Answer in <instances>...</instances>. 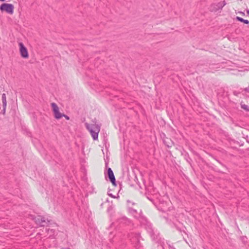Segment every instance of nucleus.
Returning a JSON list of instances; mask_svg holds the SVG:
<instances>
[{
	"mask_svg": "<svg viewBox=\"0 0 249 249\" xmlns=\"http://www.w3.org/2000/svg\"><path fill=\"white\" fill-rule=\"evenodd\" d=\"M19 50L21 56L24 58H27L29 56L27 49L21 42L19 43Z\"/></svg>",
	"mask_w": 249,
	"mask_h": 249,
	"instance_id": "423d86ee",
	"label": "nucleus"
},
{
	"mask_svg": "<svg viewBox=\"0 0 249 249\" xmlns=\"http://www.w3.org/2000/svg\"><path fill=\"white\" fill-rule=\"evenodd\" d=\"M35 221L36 224L39 225L41 227L45 226L46 224L50 222L48 220H46L45 217L41 216H37L35 218Z\"/></svg>",
	"mask_w": 249,
	"mask_h": 249,
	"instance_id": "39448f33",
	"label": "nucleus"
},
{
	"mask_svg": "<svg viewBox=\"0 0 249 249\" xmlns=\"http://www.w3.org/2000/svg\"><path fill=\"white\" fill-rule=\"evenodd\" d=\"M106 166H107V163H106Z\"/></svg>",
	"mask_w": 249,
	"mask_h": 249,
	"instance_id": "5701e85b",
	"label": "nucleus"
},
{
	"mask_svg": "<svg viewBox=\"0 0 249 249\" xmlns=\"http://www.w3.org/2000/svg\"><path fill=\"white\" fill-rule=\"evenodd\" d=\"M107 176L110 181L112 183L113 185L116 186L117 184L116 183L115 178L113 172L110 168H108L107 169Z\"/></svg>",
	"mask_w": 249,
	"mask_h": 249,
	"instance_id": "0eeeda50",
	"label": "nucleus"
},
{
	"mask_svg": "<svg viewBox=\"0 0 249 249\" xmlns=\"http://www.w3.org/2000/svg\"><path fill=\"white\" fill-rule=\"evenodd\" d=\"M131 240L134 243L139 244L140 242V234L139 233H131L129 235Z\"/></svg>",
	"mask_w": 249,
	"mask_h": 249,
	"instance_id": "6e6552de",
	"label": "nucleus"
},
{
	"mask_svg": "<svg viewBox=\"0 0 249 249\" xmlns=\"http://www.w3.org/2000/svg\"><path fill=\"white\" fill-rule=\"evenodd\" d=\"M61 249H70L68 248H62Z\"/></svg>",
	"mask_w": 249,
	"mask_h": 249,
	"instance_id": "aec40b11",
	"label": "nucleus"
},
{
	"mask_svg": "<svg viewBox=\"0 0 249 249\" xmlns=\"http://www.w3.org/2000/svg\"><path fill=\"white\" fill-rule=\"evenodd\" d=\"M6 107H4L3 106V109L2 110V114H5V110H6Z\"/></svg>",
	"mask_w": 249,
	"mask_h": 249,
	"instance_id": "f3484780",
	"label": "nucleus"
},
{
	"mask_svg": "<svg viewBox=\"0 0 249 249\" xmlns=\"http://www.w3.org/2000/svg\"><path fill=\"white\" fill-rule=\"evenodd\" d=\"M236 19L237 21L243 22V23H244L245 24H248L249 23V21L248 20L244 19L243 18H242L241 17H236Z\"/></svg>",
	"mask_w": 249,
	"mask_h": 249,
	"instance_id": "9d476101",
	"label": "nucleus"
},
{
	"mask_svg": "<svg viewBox=\"0 0 249 249\" xmlns=\"http://www.w3.org/2000/svg\"><path fill=\"white\" fill-rule=\"evenodd\" d=\"M226 4V2L225 0L213 3L210 6V11L211 12H215L219 10H221Z\"/></svg>",
	"mask_w": 249,
	"mask_h": 249,
	"instance_id": "7ed1b4c3",
	"label": "nucleus"
},
{
	"mask_svg": "<svg viewBox=\"0 0 249 249\" xmlns=\"http://www.w3.org/2000/svg\"><path fill=\"white\" fill-rule=\"evenodd\" d=\"M109 196H110L111 197H113V198H115V196H113V195H112L111 194H109Z\"/></svg>",
	"mask_w": 249,
	"mask_h": 249,
	"instance_id": "6ab92c4d",
	"label": "nucleus"
},
{
	"mask_svg": "<svg viewBox=\"0 0 249 249\" xmlns=\"http://www.w3.org/2000/svg\"><path fill=\"white\" fill-rule=\"evenodd\" d=\"M48 234L49 235V237H51L55 235V231L53 229H46Z\"/></svg>",
	"mask_w": 249,
	"mask_h": 249,
	"instance_id": "1a4fd4ad",
	"label": "nucleus"
},
{
	"mask_svg": "<svg viewBox=\"0 0 249 249\" xmlns=\"http://www.w3.org/2000/svg\"><path fill=\"white\" fill-rule=\"evenodd\" d=\"M148 231L150 233L151 236H152L154 233V232H153V230H152V229L151 227H149Z\"/></svg>",
	"mask_w": 249,
	"mask_h": 249,
	"instance_id": "2eb2a0df",
	"label": "nucleus"
},
{
	"mask_svg": "<svg viewBox=\"0 0 249 249\" xmlns=\"http://www.w3.org/2000/svg\"><path fill=\"white\" fill-rule=\"evenodd\" d=\"M129 212L130 213H131L132 214H133L135 218L138 217V216L137 215V210H136L133 208H129Z\"/></svg>",
	"mask_w": 249,
	"mask_h": 249,
	"instance_id": "9b49d317",
	"label": "nucleus"
},
{
	"mask_svg": "<svg viewBox=\"0 0 249 249\" xmlns=\"http://www.w3.org/2000/svg\"><path fill=\"white\" fill-rule=\"evenodd\" d=\"M247 14H248V15L249 16V10H248L247 11Z\"/></svg>",
	"mask_w": 249,
	"mask_h": 249,
	"instance_id": "412c9836",
	"label": "nucleus"
},
{
	"mask_svg": "<svg viewBox=\"0 0 249 249\" xmlns=\"http://www.w3.org/2000/svg\"><path fill=\"white\" fill-rule=\"evenodd\" d=\"M2 106L6 107L7 102H6V97L5 93H3L2 94Z\"/></svg>",
	"mask_w": 249,
	"mask_h": 249,
	"instance_id": "f8f14e48",
	"label": "nucleus"
},
{
	"mask_svg": "<svg viewBox=\"0 0 249 249\" xmlns=\"http://www.w3.org/2000/svg\"><path fill=\"white\" fill-rule=\"evenodd\" d=\"M14 6L12 4L4 3L0 6V10L1 12L5 11L8 14H13Z\"/></svg>",
	"mask_w": 249,
	"mask_h": 249,
	"instance_id": "f03ea898",
	"label": "nucleus"
},
{
	"mask_svg": "<svg viewBox=\"0 0 249 249\" xmlns=\"http://www.w3.org/2000/svg\"><path fill=\"white\" fill-rule=\"evenodd\" d=\"M245 90L247 92L249 91V87L248 88H247L245 89Z\"/></svg>",
	"mask_w": 249,
	"mask_h": 249,
	"instance_id": "a211bd4d",
	"label": "nucleus"
},
{
	"mask_svg": "<svg viewBox=\"0 0 249 249\" xmlns=\"http://www.w3.org/2000/svg\"><path fill=\"white\" fill-rule=\"evenodd\" d=\"M87 129L89 131L94 140H97L98 137V133L100 130V126L98 124H85Z\"/></svg>",
	"mask_w": 249,
	"mask_h": 249,
	"instance_id": "f257e3e1",
	"label": "nucleus"
},
{
	"mask_svg": "<svg viewBox=\"0 0 249 249\" xmlns=\"http://www.w3.org/2000/svg\"><path fill=\"white\" fill-rule=\"evenodd\" d=\"M51 106L53 108V111L55 119H59L63 117V113H61L59 112V107L55 103H52L51 104Z\"/></svg>",
	"mask_w": 249,
	"mask_h": 249,
	"instance_id": "20e7f679",
	"label": "nucleus"
},
{
	"mask_svg": "<svg viewBox=\"0 0 249 249\" xmlns=\"http://www.w3.org/2000/svg\"><path fill=\"white\" fill-rule=\"evenodd\" d=\"M121 220V222H124L125 224L128 223L130 222L129 220L124 216H123Z\"/></svg>",
	"mask_w": 249,
	"mask_h": 249,
	"instance_id": "ddd939ff",
	"label": "nucleus"
},
{
	"mask_svg": "<svg viewBox=\"0 0 249 249\" xmlns=\"http://www.w3.org/2000/svg\"><path fill=\"white\" fill-rule=\"evenodd\" d=\"M62 115L63 117H64L66 120H69L70 119V117L68 116L65 115L64 114H63Z\"/></svg>",
	"mask_w": 249,
	"mask_h": 249,
	"instance_id": "dca6fc26",
	"label": "nucleus"
},
{
	"mask_svg": "<svg viewBox=\"0 0 249 249\" xmlns=\"http://www.w3.org/2000/svg\"><path fill=\"white\" fill-rule=\"evenodd\" d=\"M241 108L246 111H249V106H248L247 105H245V104L241 105Z\"/></svg>",
	"mask_w": 249,
	"mask_h": 249,
	"instance_id": "4468645a",
	"label": "nucleus"
},
{
	"mask_svg": "<svg viewBox=\"0 0 249 249\" xmlns=\"http://www.w3.org/2000/svg\"><path fill=\"white\" fill-rule=\"evenodd\" d=\"M5 0H0V1H5Z\"/></svg>",
	"mask_w": 249,
	"mask_h": 249,
	"instance_id": "4be33fe9",
	"label": "nucleus"
}]
</instances>
